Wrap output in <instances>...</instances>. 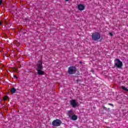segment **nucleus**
Wrapping results in <instances>:
<instances>
[{"label":"nucleus","instance_id":"1","mask_svg":"<svg viewBox=\"0 0 128 128\" xmlns=\"http://www.w3.org/2000/svg\"><path fill=\"white\" fill-rule=\"evenodd\" d=\"M114 66H116V68H122V66H124L122 62L120 61V59L118 58L114 60Z\"/></svg>","mask_w":128,"mask_h":128},{"label":"nucleus","instance_id":"2","mask_svg":"<svg viewBox=\"0 0 128 128\" xmlns=\"http://www.w3.org/2000/svg\"><path fill=\"white\" fill-rule=\"evenodd\" d=\"M92 40L96 42L100 38V34L98 32H95L92 34Z\"/></svg>","mask_w":128,"mask_h":128},{"label":"nucleus","instance_id":"3","mask_svg":"<svg viewBox=\"0 0 128 128\" xmlns=\"http://www.w3.org/2000/svg\"><path fill=\"white\" fill-rule=\"evenodd\" d=\"M76 72V66H70L68 68V74H74Z\"/></svg>","mask_w":128,"mask_h":128},{"label":"nucleus","instance_id":"4","mask_svg":"<svg viewBox=\"0 0 128 128\" xmlns=\"http://www.w3.org/2000/svg\"><path fill=\"white\" fill-rule=\"evenodd\" d=\"M61 124L62 120H60V119H56L55 120H54L52 122V126H60Z\"/></svg>","mask_w":128,"mask_h":128},{"label":"nucleus","instance_id":"5","mask_svg":"<svg viewBox=\"0 0 128 128\" xmlns=\"http://www.w3.org/2000/svg\"><path fill=\"white\" fill-rule=\"evenodd\" d=\"M37 69L36 70H42V64H36Z\"/></svg>","mask_w":128,"mask_h":128},{"label":"nucleus","instance_id":"6","mask_svg":"<svg viewBox=\"0 0 128 128\" xmlns=\"http://www.w3.org/2000/svg\"><path fill=\"white\" fill-rule=\"evenodd\" d=\"M70 104L72 106L73 108H75L76 106V102L75 100H72L70 102Z\"/></svg>","mask_w":128,"mask_h":128},{"label":"nucleus","instance_id":"7","mask_svg":"<svg viewBox=\"0 0 128 128\" xmlns=\"http://www.w3.org/2000/svg\"><path fill=\"white\" fill-rule=\"evenodd\" d=\"M67 116H69V118H71L74 116V112L72 110H68L67 113Z\"/></svg>","mask_w":128,"mask_h":128},{"label":"nucleus","instance_id":"8","mask_svg":"<svg viewBox=\"0 0 128 128\" xmlns=\"http://www.w3.org/2000/svg\"><path fill=\"white\" fill-rule=\"evenodd\" d=\"M38 74H39V76H44V72L42 70H38Z\"/></svg>","mask_w":128,"mask_h":128},{"label":"nucleus","instance_id":"9","mask_svg":"<svg viewBox=\"0 0 128 128\" xmlns=\"http://www.w3.org/2000/svg\"><path fill=\"white\" fill-rule=\"evenodd\" d=\"M78 117L76 115H73L72 116H71V120H78Z\"/></svg>","mask_w":128,"mask_h":128},{"label":"nucleus","instance_id":"10","mask_svg":"<svg viewBox=\"0 0 128 128\" xmlns=\"http://www.w3.org/2000/svg\"><path fill=\"white\" fill-rule=\"evenodd\" d=\"M10 91L11 92H12V94H14V92H16V88H12Z\"/></svg>","mask_w":128,"mask_h":128},{"label":"nucleus","instance_id":"11","mask_svg":"<svg viewBox=\"0 0 128 128\" xmlns=\"http://www.w3.org/2000/svg\"><path fill=\"white\" fill-rule=\"evenodd\" d=\"M86 8V6L82 4H80V10H84Z\"/></svg>","mask_w":128,"mask_h":128},{"label":"nucleus","instance_id":"12","mask_svg":"<svg viewBox=\"0 0 128 128\" xmlns=\"http://www.w3.org/2000/svg\"><path fill=\"white\" fill-rule=\"evenodd\" d=\"M4 100H10V98H8V96H5L3 98Z\"/></svg>","mask_w":128,"mask_h":128},{"label":"nucleus","instance_id":"13","mask_svg":"<svg viewBox=\"0 0 128 128\" xmlns=\"http://www.w3.org/2000/svg\"><path fill=\"white\" fill-rule=\"evenodd\" d=\"M121 88L124 90H126V92H128V89L124 86H121Z\"/></svg>","mask_w":128,"mask_h":128},{"label":"nucleus","instance_id":"14","mask_svg":"<svg viewBox=\"0 0 128 128\" xmlns=\"http://www.w3.org/2000/svg\"><path fill=\"white\" fill-rule=\"evenodd\" d=\"M103 108L104 110H110V108H107L104 106H103Z\"/></svg>","mask_w":128,"mask_h":128},{"label":"nucleus","instance_id":"15","mask_svg":"<svg viewBox=\"0 0 128 128\" xmlns=\"http://www.w3.org/2000/svg\"><path fill=\"white\" fill-rule=\"evenodd\" d=\"M13 70H14L15 72H18V68H16V67H13Z\"/></svg>","mask_w":128,"mask_h":128},{"label":"nucleus","instance_id":"16","mask_svg":"<svg viewBox=\"0 0 128 128\" xmlns=\"http://www.w3.org/2000/svg\"><path fill=\"white\" fill-rule=\"evenodd\" d=\"M78 10H80V4H79L78 5Z\"/></svg>","mask_w":128,"mask_h":128},{"label":"nucleus","instance_id":"17","mask_svg":"<svg viewBox=\"0 0 128 128\" xmlns=\"http://www.w3.org/2000/svg\"><path fill=\"white\" fill-rule=\"evenodd\" d=\"M108 106H114V104H112L110 103L108 104Z\"/></svg>","mask_w":128,"mask_h":128},{"label":"nucleus","instance_id":"18","mask_svg":"<svg viewBox=\"0 0 128 128\" xmlns=\"http://www.w3.org/2000/svg\"><path fill=\"white\" fill-rule=\"evenodd\" d=\"M14 78H16V80H18V76H14Z\"/></svg>","mask_w":128,"mask_h":128},{"label":"nucleus","instance_id":"19","mask_svg":"<svg viewBox=\"0 0 128 128\" xmlns=\"http://www.w3.org/2000/svg\"><path fill=\"white\" fill-rule=\"evenodd\" d=\"M109 34L111 36H114V34H112V32H110Z\"/></svg>","mask_w":128,"mask_h":128},{"label":"nucleus","instance_id":"20","mask_svg":"<svg viewBox=\"0 0 128 128\" xmlns=\"http://www.w3.org/2000/svg\"><path fill=\"white\" fill-rule=\"evenodd\" d=\"M2 4V0H0V6Z\"/></svg>","mask_w":128,"mask_h":128},{"label":"nucleus","instance_id":"21","mask_svg":"<svg viewBox=\"0 0 128 128\" xmlns=\"http://www.w3.org/2000/svg\"><path fill=\"white\" fill-rule=\"evenodd\" d=\"M2 25V21H0V26Z\"/></svg>","mask_w":128,"mask_h":128},{"label":"nucleus","instance_id":"22","mask_svg":"<svg viewBox=\"0 0 128 128\" xmlns=\"http://www.w3.org/2000/svg\"><path fill=\"white\" fill-rule=\"evenodd\" d=\"M66 0V2H68V0Z\"/></svg>","mask_w":128,"mask_h":128},{"label":"nucleus","instance_id":"23","mask_svg":"<svg viewBox=\"0 0 128 128\" xmlns=\"http://www.w3.org/2000/svg\"><path fill=\"white\" fill-rule=\"evenodd\" d=\"M82 64V62H80V64Z\"/></svg>","mask_w":128,"mask_h":128},{"label":"nucleus","instance_id":"24","mask_svg":"<svg viewBox=\"0 0 128 128\" xmlns=\"http://www.w3.org/2000/svg\"><path fill=\"white\" fill-rule=\"evenodd\" d=\"M79 64H80V61L79 62Z\"/></svg>","mask_w":128,"mask_h":128},{"label":"nucleus","instance_id":"25","mask_svg":"<svg viewBox=\"0 0 128 128\" xmlns=\"http://www.w3.org/2000/svg\"><path fill=\"white\" fill-rule=\"evenodd\" d=\"M0 70H2V68H0Z\"/></svg>","mask_w":128,"mask_h":128},{"label":"nucleus","instance_id":"26","mask_svg":"<svg viewBox=\"0 0 128 128\" xmlns=\"http://www.w3.org/2000/svg\"><path fill=\"white\" fill-rule=\"evenodd\" d=\"M6 24H8V23H6Z\"/></svg>","mask_w":128,"mask_h":128}]
</instances>
